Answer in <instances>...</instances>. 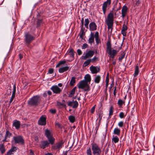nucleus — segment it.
Segmentation results:
<instances>
[{
    "mask_svg": "<svg viewBox=\"0 0 155 155\" xmlns=\"http://www.w3.org/2000/svg\"><path fill=\"white\" fill-rule=\"evenodd\" d=\"M25 41L27 44L29 45L31 42L33 41L35 37L30 34L26 33L25 35Z\"/></svg>",
    "mask_w": 155,
    "mask_h": 155,
    "instance_id": "nucleus-6",
    "label": "nucleus"
},
{
    "mask_svg": "<svg viewBox=\"0 0 155 155\" xmlns=\"http://www.w3.org/2000/svg\"><path fill=\"white\" fill-rule=\"evenodd\" d=\"M91 62L94 63L97 61L98 60V58L96 56H94L92 58L90 59Z\"/></svg>",
    "mask_w": 155,
    "mask_h": 155,
    "instance_id": "nucleus-40",
    "label": "nucleus"
},
{
    "mask_svg": "<svg viewBox=\"0 0 155 155\" xmlns=\"http://www.w3.org/2000/svg\"><path fill=\"white\" fill-rule=\"evenodd\" d=\"M120 130L117 127L115 128L114 130L113 134L119 136L120 134Z\"/></svg>",
    "mask_w": 155,
    "mask_h": 155,
    "instance_id": "nucleus-26",
    "label": "nucleus"
},
{
    "mask_svg": "<svg viewBox=\"0 0 155 155\" xmlns=\"http://www.w3.org/2000/svg\"><path fill=\"white\" fill-rule=\"evenodd\" d=\"M68 69L69 67L64 66L59 68L58 70V71L60 73H62L67 71L68 70Z\"/></svg>",
    "mask_w": 155,
    "mask_h": 155,
    "instance_id": "nucleus-24",
    "label": "nucleus"
},
{
    "mask_svg": "<svg viewBox=\"0 0 155 155\" xmlns=\"http://www.w3.org/2000/svg\"><path fill=\"white\" fill-rule=\"evenodd\" d=\"M125 54L123 52L121 54V55L119 57L118 60L119 61H121L122 59L124 58Z\"/></svg>",
    "mask_w": 155,
    "mask_h": 155,
    "instance_id": "nucleus-39",
    "label": "nucleus"
},
{
    "mask_svg": "<svg viewBox=\"0 0 155 155\" xmlns=\"http://www.w3.org/2000/svg\"><path fill=\"white\" fill-rule=\"evenodd\" d=\"M68 105L71 106L73 108H76L78 105V102L76 101H74V100H73L72 101H69L68 103Z\"/></svg>",
    "mask_w": 155,
    "mask_h": 155,
    "instance_id": "nucleus-15",
    "label": "nucleus"
},
{
    "mask_svg": "<svg viewBox=\"0 0 155 155\" xmlns=\"http://www.w3.org/2000/svg\"><path fill=\"white\" fill-rule=\"evenodd\" d=\"M94 52L93 51L89 50L87 52L85 55H83L81 57V58L82 59L85 60L87 58H91L94 55Z\"/></svg>",
    "mask_w": 155,
    "mask_h": 155,
    "instance_id": "nucleus-9",
    "label": "nucleus"
},
{
    "mask_svg": "<svg viewBox=\"0 0 155 155\" xmlns=\"http://www.w3.org/2000/svg\"><path fill=\"white\" fill-rule=\"evenodd\" d=\"M51 89L53 93L56 94H59L62 91V89L59 88L58 86L54 85L51 87Z\"/></svg>",
    "mask_w": 155,
    "mask_h": 155,
    "instance_id": "nucleus-12",
    "label": "nucleus"
},
{
    "mask_svg": "<svg viewBox=\"0 0 155 155\" xmlns=\"http://www.w3.org/2000/svg\"><path fill=\"white\" fill-rule=\"evenodd\" d=\"M139 73V67L137 65L136 66L135 70V72L134 74V77H136L137 75Z\"/></svg>",
    "mask_w": 155,
    "mask_h": 155,
    "instance_id": "nucleus-32",
    "label": "nucleus"
},
{
    "mask_svg": "<svg viewBox=\"0 0 155 155\" xmlns=\"http://www.w3.org/2000/svg\"><path fill=\"white\" fill-rule=\"evenodd\" d=\"M76 87H74L70 92L68 96L69 97H72L74 94Z\"/></svg>",
    "mask_w": 155,
    "mask_h": 155,
    "instance_id": "nucleus-31",
    "label": "nucleus"
},
{
    "mask_svg": "<svg viewBox=\"0 0 155 155\" xmlns=\"http://www.w3.org/2000/svg\"><path fill=\"white\" fill-rule=\"evenodd\" d=\"M89 28L90 31H93L97 30V26L94 22H92L89 24Z\"/></svg>",
    "mask_w": 155,
    "mask_h": 155,
    "instance_id": "nucleus-17",
    "label": "nucleus"
},
{
    "mask_svg": "<svg viewBox=\"0 0 155 155\" xmlns=\"http://www.w3.org/2000/svg\"><path fill=\"white\" fill-rule=\"evenodd\" d=\"M88 46V45L86 43H84L83 44V45L82 46L81 48L82 49H84L86 48Z\"/></svg>",
    "mask_w": 155,
    "mask_h": 155,
    "instance_id": "nucleus-51",
    "label": "nucleus"
},
{
    "mask_svg": "<svg viewBox=\"0 0 155 155\" xmlns=\"http://www.w3.org/2000/svg\"><path fill=\"white\" fill-rule=\"evenodd\" d=\"M54 72V69L53 68H50L48 71V74H52Z\"/></svg>",
    "mask_w": 155,
    "mask_h": 155,
    "instance_id": "nucleus-52",
    "label": "nucleus"
},
{
    "mask_svg": "<svg viewBox=\"0 0 155 155\" xmlns=\"http://www.w3.org/2000/svg\"><path fill=\"white\" fill-rule=\"evenodd\" d=\"M75 78L74 77H72L70 83V85L71 86H73L74 83H75Z\"/></svg>",
    "mask_w": 155,
    "mask_h": 155,
    "instance_id": "nucleus-33",
    "label": "nucleus"
},
{
    "mask_svg": "<svg viewBox=\"0 0 155 155\" xmlns=\"http://www.w3.org/2000/svg\"><path fill=\"white\" fill-rule=\"evenodd\" d=\"M39 98L38 96H34L28 101V104L31 106H36L38 104Z\"/></svg>",
    "mask_w": 155,
    "mask_h": 155,
    "instance_id": "nucleus-5",
    "label": "nucleus"
},
{
    "mask_svg": "<svg viewBox=\"0 0 155 155\" xmlns=\"http://www.w3.org/2000/svg\"><path fill=\"white\" fill-rule=\"evenodd\" d=\"M19 58L21 60L23 58V55L21 54H20L18 55Z\"/></svg>",
    "mask_w": 155,
    "mask_h": 155,
    "instance_id": "nucleus-61",
    "label": "nucleus"
},
{
    "mask_svg": "<svg viewBox=\"0 0 155 155\" xmlns=\"http://www.w3.org/2000/svg\"><path fill=\"white\" fill-rule=\"evenodd\" d=\"M87 84V82L86 81L84 80L81 81L78 83V87L79 88L84 89Z\"/></svg>",
    "mask_w": 155,
    "mask_h": 155,
    "instance_id": "nucleus-18",
    "label": "nucleus"
},
{
    "mask_svg": "<svg viewBox=\"0 0 155 155\" xmlns=\"http://www.w3.org/2000/svg\"><path fill=\"white\" fill-rule=\"evenodd\" d=\"M112 141L115 143H116L119 141V139L117 136H113Z\"/></svg>",
    "mask_w": 155,
    "mask_h": 155,
    "instance_id": "nucleus-35",
    "label": "nucleus"
},
{
    "mask_svg": "<svg viewBox=\"0 0 155 155\" xmlns=\"http://www.w3.org/2000/svg\"><path fill=\"white\" fill-rule=\"evenodd\" d=\"M112 61H113V62H112V64L113 65H115L116 64V61L115 60H113V59L112 60Z\"/></svg>",
    "mask_w": 155,
    "mask_h": 155,
    "instance_id": "nucleus-64",
    "label": "nucleus"
},
{
    "mask_svg": "<svg viewBox=\"0 0 155 155\" xmlns=\"http://www.w3.org/2000/svg\"><path fill=\"white\" fill-rule=\"evenodd\" d=\"M101 79L99 75H96L94 79V82L95 83L98 84L100 82Z\"/></svg>",
    "mask_w": 155,
    "mask_h": 155,
    "instance_id": "nucleus-27",
    "label": "nucleus"
},
{
    "mask_svg": "<svg viewBox=\"0 0 155 155\" xmlns=\"http://www.w3.org/2000/svg\"><path fill=\"white\" fill-rule=\"evenodd\" d=\"M66 63L65 61H60L56 65V68L58 67L59 66L62 64H64Z\"/></svg>",
    "mask_w": 155,
    "mask_h": 155,
    "instance_id": "nucleus-38",
    "label": "nucleus"
},
{
    "mask_svg": "<svg viewBox=\"0 0 155 155\" xmlns=\"http://www.w3.org/2000/svg\"><path fill=\"white\" fill-rule=\"evenodd\" d=\"M84 78L88 81L90 80L91 79V76L89 74H87L85 75Z\"/></svg>",
    "mask_w": 155,
    "mask_h": 155,
    "instance_id": "nucleus-47",
    "label": "nucleus"
},
{
    "mask_svg": "<svg viewBox=\"0 0 155 155\" xmlns=\"http://www.w3.org/2000/svg\"><path fill=\"white\" fill-rule=\"evenodd\" d=\"M21 124L19 121L15 120L13 121L12 126H14L17 129L19 128Z\"/></svg>",
    "mask_w": 155,
    "mask_h": 155,
    "instance_id": "nucleus-22",
    "label": "nucleus"
},
{
    "mask_svg": "<svg viewBox=\"0 0 155 155\" xmlns=\"http://www.w3.org/2000/svg\"><path fill=\"white\" fill-rule=\"evenodd\" d=\"M15 95L12 94L11 97L10 99V103H11L12 101H13L14 98H15Z\"/></svg>",
    "mask_w": 155,
    "mask_h": 155,
    "instance_id": "nucleus-54",
    "label": "nucleus"
},
{
    "mask_svg": "<svg viewBox=\"0 0 155 155\" xmlns=\"http://www.w3.org/2000/svg\"><path fill=\"white\" fill-rule=\"evenodd\" d=\"M111 0H107L103 4L102 10L104 15H105L106 13L107 6L110 5L111 4Z\"/></svg>",
    "mask_w": 155,
    "mask_h": 155,
    "instance_id": "nucleus-10",
    "label": "nucleus"
},
{
    "mask_svg": "<svg viewBox=\"0 0 155 155\" xmlns=\"http://www.w3.org/2000/svg\"><path fill=\"white\" fill-rule=\"evenodd\" d=\"M46 117L45 116L42 115L38 121V125L41 126H45L46 124Z\"/></svg>",
    "mask_w": 155,
    "mask_h": 155,
    "instance_id": "nucleus-11",
    "label": "nucleus"
},
{
    "mask_svg": "<svg viewBox=\"0 0 155 155\" xmlns=\"http://www.w3.org/2000/svg\"><path fill=\"white\" fill-rule=\"evenodd\" d=\"M119 116L120 118H123L124 117V114L123 112L120 113Z\"/></svg>",
    "mask_w": 155,
    "mask_h": 155,
    "instance_id": "nucleus-50",
    "label": "nucleus"
},
{
    "mask_svg": "<svg viewBox=\"0 0 155 155\" xmlns=\"http://www.w3.org/2000/svg\"><path fill=\"white\" fill-rule=\"evenodd\" d=\"M86 153L87 155H92V152L90 148H89L87 149Z\"/></svg>",
    "mask_w": 155,
    "mask_h": 155,
    "instance_id": "nucleus-44",
    "label": "nucleus"
},
{
    "mask_svg": "<svg viewBox=\"0 0 155 155\" xmlns=\"http://www.w3.org/2000/svg\"><path fill=\"white\" fill-rule=\"evenodd\" d=\"M50 143V142L47 140L43 141L41 142L40 147L41 148L44 149L48 147Z\"/></svg>",
    "mask_w": 155,
    "mask_h": 155,
    "instance_id": "nucleus-14",
    "label": "nucleus"
},
{
    "mask_svg": "<svg viewBox=\"0 0 155 155\" xmlns=\"http://www.w3.org/2000/svg\"><path fill=\"white\" fill-rule=\"evenodd\" d=\"M116 93H117L116 90H114V92H113V94H114V97H116Z\"/></svg>",
    "mask_w": 155,
    "mask_h": 155,
    "instance_id": "nucleus-62",
    "label": "nucleus"
},
{
    "mask_svg": "<svg viewBox=\"0 0 155 155\" xmlns=\"http://www.w3.org/2000/svg\"><path fill=\"white\" fill-rule=\"evenodd\" d=\"M94 37H95V38L99 37L98 32L97 31L95 33L94 35Z\"/></svg>",
    "mask_w": 155,
    "mask_h": 155,
    "instance_id": "nucleus-56",
    "label": "nucleus"
},
{
    "mask_svg": "<svg viewBox=\"0 0 155 155\" xmlns=\"http://www.w3.org/2000/svg\"><path fill=\"white\" fill-rule=\"evenodd\" d=\"M125 23L124 22V24L123 25L122 27L121 30V34L124 36H125L126 35V31L127 29V27L126 25L125 24Z\"/></svg>",
    "mask_w": 155,
    "mask_h": 155,
    "instance_id": "nucleus-21",
    "label": "nucleus"
},
{
    "mask_svg": "<svg viewBox=\"0 0 155 155\" xmlns=\"http://www.w3.org/2000/svg\"><path fill=\"white\" fill-rule=\"evenodd\" d=\"M88 42L91 45L92 43L94 42V35L92 32H91L90 34V37L88 40Z\"/></svg>",
    "mask_w": 155,
    "mask_h": 155,
    "instance_id": "nucleus-23",
    "label": "nucleus"
},
{
    "mask_svg": "<svg viewBox=\"0 0 155 155\" xmlns=\"http://www.w3.org/2000/svg\"><path fill=\"white\" fill-rule=\"evenodd\" d=\"M16 84H14L13 85V89L12 91V94L15 95V92H16Z\"/></svg>",
    "mask_w": 155,
    "mask_h": 155,
    "instance_id": "nucleus-45",
    "label": "nucleus"
},
{
    "mask_svg": "<svg viewBox=\"0 0 155 155\" xmlns=\"http://www.w3.org/2000/svg\"><path fill=\"white\" fill-rule=\"evenodd\" d=\"M42 19H38L36 23V27H39L42 24Z\"/></svg>",
    "mask_w": 155,
    "mask_h": 155,
    "instance_id": "nucleus-37",
    "label": "nucleus"
},
{
    "mask_svg": "<svg viewBox=\"0 0 155 155\" xmlns=\"http://www.w3.org/2000/svg\"><path fill=\"white\" fill-rule=\"evenodd\" d=\"M109 145H108V147H107L106 149V150L105 152V154L107 153L108 151L109 150Z\"/></svg>",
    "mask_w": 155,
    "mask_h": 155,
    "instance_id": "nucleus-59",
    "label": "nucleus"
},
{
    "mask_svg": "<svg viewBox=\"0 0 155 155\" xmlns=\"http://www.w3.org/2000/svg\"><path fill=\"white\" fill-rule=\"evenodd\" d=\"M49 111L52 114H54L56 112V110L55 109H51L49 110Z\"/></svg>",
    "mask_w": 155,
    "mask_h": 155,
    "instance_id": "nucleus-53",
    "label": "nucleus"
},
{
    "mask_svg": "<svg viewBox=\"0 0 155 155\" xmlns=\"http://www.w3.org/2000/svg\"><path fill=\"white\" fill-rule=\"evenodd\" d=\"M103 137H102V138L101 140V144L102 145H103L104 144V141L105 140V139L106 136V133H104L103 134Z\"/></svg>",
    "mask_w": 155,
    "mask_h": 155,
    "instance_id": "nucleus-41",
    "label": "nucleus"
},
{
    "mask_svg": "<svg viewBox=\"0 0 155 155\" xmlns=\"http://www.w3.org/2000/svg\"><path fill=\"white\" fill-rule=\"evenodd\" d=\"M124 103V102L122 100L119 99L118 100V104L120 106H121Z\"/></svg>",
    "mask_w": 155,
    "mask_h": 155,
    "instance_id": "nucleus-43",
    "label": "nucleus"
},
{
    "mask_svg": "<svg viewBox=\"0 0 155 155\" xmlns=\"http://www.w3.org/2000/svg\"><path fill=\"white\" fill-rule=\"evenodd\" d=\"M106 51L108 54L110 55V57L112 59L114 58L119 51L115 49H111V45L110 41H108L107 42Z\"/></svg>",
    "mask_w": 155,
    "mask_h": 155,
    "instance_id": "nucleus-2",
    "label": "nucleus"
},
{
    "mask_svg": "<svg viewBox=\"0 0 155 155\" xmlns=\"http://www.w3.org/2000/svg\"><path fill=\"white\" fill-rule=\"evenodd\" d=\"M12 135V134L9 130H7L5 135L4 138L2 140V142L3 143L9 142Z\"/></svg>",
    "mask_w": 155,
    "mask_h": 155,
    "instance_id": "nucleus-7",
    "label": "nucleus"
},
{
    "mask_svg": "<svg viewBox=\"0 0 155 155\" xmlns=\"http://www.w3.org/2000/svg\"><path fill=\"white\" fill-rule=\"evenodd\" d=\"M13 139L15 143H21V144H24V140L21 136H14L13 137Z\"/></svg>",
    "mask_w": 155,
    "mask_h": 155,
    "instance_id": "nucleus-8",
    "label": "nucleus"
},
{
    "mask_svg": "<svg viewBox=\"0 0 155 155\" xmlns=\"http://www.w3.org/2000/svg\"><path fill=\"white\" fill-rule=\"evenodd\" d=\"M45 135L48 140L51 144H53L55 140V139L53 137V134L51 130L48 129L45 130Z\"/></svg>",
    "mask_w": 155,
    "mask_h": 155,
    "instance_id": "nucleus-4",
    "label": "nucleus"
},
{
    "mask_svg": "<svg viewBox=\"0 0 155 155\" xmlns=\"http://www.w3.org/2000/svg\"><path fill=\"white\" fill-rule=\"evenodd\" d=\"M114 15L112 10L108 15L107 18L105 20V22L107 25V28L108 30L111 29L110 32L111 33L113 29V26L114 24Z\"/></svg>",
    "mask_w": 155,
    "mask_h": 155,
    "instance_id": "nucleus-1",
    "label": "nucleus"
},
{
    "mask_svg": "<svg viewBox=\"0 0 155 155\" xmlns=\"http://www.w3.org/2000/svg\"><path fill=\"white\" fill-rule=\"evenodd\" d=\"M5 151V150L4 147V144H0V151L1 152L2 154L4 153Z\"/></svg>",
    "mask_w": 155,
    "mask_h": 155,
    "instance_id": "nucleus-29",
    "label": "nucleus"
},
{
    "mask_svg": "<svg viewBox=\"0 0 155 155\" xmlns=\"http://www.w3.org/2000/svg\"><path fill=\"white\" fill-rule=\"evenodd\" d=\"M114 85V82L113 81L112 82V83L110 84V89L113 87Z\"/></svg>",
    "mask_w": 155,
    "mask_h": 155,
    "instance_id": "nucleus-63",
    "label": "nucleus"
},
{
    "mask_svg": "<svg viewBox=\"0 0 155 155\" xmlns=\"http://www.w3.org/2000/svg\"><path fill=\"white\" fill-rule=\"evenodd\" d=\"M90 22V21L88 19L86 18L84 20V26L86 28H88V24Z\"/></svg>",
    "mask_w": 155,
    "mask_h": 155,
    "instance_id": "nucleus-34",
    "label": "nucleus"
},
{
    "mask_svg": "<svg viewBox=\"0 0 155 155\" xmlns=\"http://www.w3.org/2000/svg\"><path fill=\"white\" fill-rule=\"evenodd\" d=\"M30 155H35L33 152L31 150H30Z\"/></svg>",
    "mask_w": 155,
    "mask_h": 155,
    "instance_id": "nucleus-60",
    "label": "nucleus"
},
{
    "mask_svg": "<svg viewBox=\"0 0 155 155\" xmlns=\"http://www.w3.org/2000/svg\"><path fill=\"white\" fill-rule=\"evenodd\" d=\"M84 89V91H89L90 89L89 86L87 84Z\"/></svg>",
    "mask_w": 155,
    "mask_h": 155,
    "instance_id": "nucleus-46",
    "label": "nucleus"
},
{
    "mask_svg": "<svg viewBox=\"0 0 155 155\" xmlns=\"http://www.w3.org/2000/svg\"><path fill=\"white\" fill-rule=\"evenodd\" d=\"M90 70L91 73L93 74H96L100 71V68L99 67L97 66H94L93 65L90 67Z\"/></svg>",
    "mask_w": 155,
    "mask_h": 155,
    "instance_id": "nucleus-16",
    "label": "nucleus"
},
{
    "mask_svg": "<svg viewBox=\"0 0 155 155\" xmlns=\"http://www.w3.org/2000/svg\"><path fill=\"white\" fill-rule=\"evenodd\" d=\"M91 62L90 59L87 60L85 61L83 64V66L84 67H86L88 66L90 63Z\"/></svg>",
    "mask_w": 155,
    "mask_h": 155,
    "instance_id": "nucleus-36",
    "label": "nucleus"
},
{
    "mask_svg": "<svg viewBox=\"0 0 155 155\" xmlns=\"http://www.w3.org/2000/svg\"><path fill=\"white\" fill-rule=\"evenodd\" d=\"M63 143L62 141L58 142L52 146V148L55 150H59L62 148Z\"/></svg>",
    "mask_w": 155,
    "mask_h": 155,
    "instance_id": "nucleus-13",
    "label": "nucleus"
},
{
    "mask_svg": "<svg viewBox=\"0 0 155 155\" xmlns=\"http://www.w3.org/2000/svg\"><path fill=\"white\" fill-rule=\"evenodd\" d=\"M95 109V106L93 107L91 109V112L92 113H93Z\"/></svg>",
    "mask_w": 155,
    "mask_h": 155,
    "instance_id": "nucleus-57",
    "label": "nucleus"
},
{
    "mask_svg": "<svg viewBox=\"0 0 155 155\" xmlns=\"http://www.w3.org/2000/svg\"><path fill=\"white\" fill-rule=\"evenodd\" d=\"M68 119L71 123H73L75 121V118L74 116L71 115L69 116Z\"/></svg>",
    "mask_w": 155,
    "mask_h": 155,
    "instance_id": "nucleus-28",
    "label": "nucleus"
},
{
    "mask_svg": "<svg viewBox=\"0 0 155 155\" xmlns=\"http://www.w3.org/2000/svg\"><path fill=\"white\" fill-rule=\"evenodd\" d=\"M77 52L79 55H81L82 54V52L80 49H78Z\"/></svg>",
    "mask_w": 155,
    "mask_h": 155,
    "instance_id": "nucleus-55",
    "label": "nucleus"
},
{
    "mask_svg": "<svg viewBox=\"0 0 155 155\" xmlns=\"http://www.w3.org/2000/svg\"><path fill=\"white\" fill-rule=\"evenodd\" d=\"M140 3V0H138L137 1L136 3V5L137 6L139 5V4Z\"/></svg>",
    "mask_w": 155,
    "mask_h": 155,
    "instance_id": "nucleus-58",
    "label": "nucleus"
},
{
    "mask_svg": "<svg viewBox=\"0 0 155 155\" xmlns=\"http://www.w3.org/2000/svg\"><path fill=\"white\" fill-rule=\"evenodd\" d=\"M67 53L70 55V57L72 58V59H74V51L73 49L71 48L68 50L67 51Z\"/></svg>",
    "mask_w": 155,
    "mask_h": 155,
    "instance_id": "nucleus-25",
    "label": "nucleus"
},
{
    "mask_svg": "<svg viewBox=\"0 0 155 155\" xmlns=\"http://www.w3.org/2000/svg\"><path fill=\"white\" fill-rule=\"evenodd\" d=\"M17 150V148L16 147H13L7 152L6 155H13Z\"/></svg>",
    "mask_w": 155,
    "mask_h": 155,
    "instance_id": "nucleus-20",
    "label": "nucleus"
},
{
    "mask_svg": "<svg viewBox=\"0 0 155 155\" xmlns=\"http://www.w3.org/2000/svg\"><path fill=\"white\" fill-rule=\"evenodd\" d=\"M113 107L112 106H111L109 109V114L108 116V118H111V116L113 114Z\"/></svg>",
    "mask_w": 155,
    "mask_h": 155,
    "instance_id": "nucleus-30",
    "label": "nucleus"
},
{
    "mask_svg": "<svg viewBox=\"0 0 155 155\" xmlns=\"http://www.w3.org/2000/svg\"><path fill=\"white\" fill-rule=\"evenodd\" d=\"M96 43L97 45H98L101 41L99 37L95 38Z\"/></svg>",
    "mask_w": 155,
    "mask_h": 155,
    "instance_id": "nucleus-48",
    "label": "nucleus"
},
{
    "mask_svg": "<svg viewBox=\"0 0 155 155\" xmlns=\"http://www.w3.org/2000/svg\"><path fill=\"white\" fill-rule=\"evenodd\" d=\"M127 11V6L124 5L122 7L121 10L122 17L123 19L126 16Z\"/></svg>",
    "mask_w": 155,
    "mask_h": 155,
    "instance_id": "nucleus-19",
    "label": "nucleus"
},
{
    "mask_svg": "<svg viewBox=\"0 0 155 155\" xmlns=\"http://www.w3.org/2000/svg\"><path fill=\"white\" fill-rule=\"evenodd\" d=\"M124 122L123 121H120L118 123V125L120 127H122L123 126Z\"/></svg>",
    "mask_w": 155,
    "mask_h": 155,
    "instance_id": "nucleus-49",
    "label": "nucleus"
},
{
    "mask_svg": "<svg viewBox=\"0 0 155 155\" xmlns=\"http://www.w3.org/2000/svg\"><path fill=\"white\" fill-rule=\"evenodd\" d=\"M92 150L93 155H101L102 151L98 144L95 143L91 144Z\"/></svg>",
    "mask_w": 155,
    "mask_h": 155,
    "instance_id": "nucleus-3",
    "label": "nucleus"
},
{
    "mask_svg": "<svg viewBox=\"0 0 155 155\" xmlns=\"http://www.w3.org/2000/svg\"><path fill=\"white\" fill-rule=\"evenodd\" d=\"M108 74H107V76L106 77V88H107L108 87V84H109V79L108 77Z\"/></svg>",
    "mask_w": 155,
    "mask_h": 155,
    "instance_id": "nucleus-42",
    "label": "nucleus"
}]
</instances>
